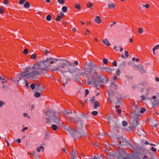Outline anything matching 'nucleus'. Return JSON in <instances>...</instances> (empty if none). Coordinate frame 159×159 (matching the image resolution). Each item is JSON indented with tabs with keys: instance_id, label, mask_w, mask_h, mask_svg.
Instances as JSON below:
<instances>
[{
	"instance_id": "1",
	"label": "nucleus",
	"mask_w": 159,
	"mask_h": 159,
	"mask_svg": "<svg viewBox=\"0 0 159 159\" xmlns=\"http://www.w3.org/2000/svg\"><path fill=\"white\" fill-rule=\"evenodd\" d=\"M56 59L57 60H55L54 63L50 64V67L51 66V64L56 63L57 61H59V65L52 67L51 68L52 71H57L60 74L67 77H68L66 75V73L69 72L73 75L74 73L75 74L71 78V79L73 80H78L79 79V76L80 75L87 77H89V75L92 76L95 74V71L92 69L87 68L85 69L84 71H83L82 69L74 66L70 62L67 60Z\"/></svg>"
},
{
	"instance_id": "2",
	"label": "nucleus",
	"mask_w": 159,
	"mask_h": 159,
	"mask_svg": "<svg viewBox=\"0 0 159 159\" xmlns=\"http://www.w3.org/2000/svg\"><path fill=\"white\" fill-rule=\"evenodd\" d=\"M56 60V58L50 57L45 61H40L33 66L25 68L24 70V71L16 76L15 80H13V82L17 81V83H18L20 80L23 78H37V76L40 75L46 70L50 66V64L54 63Z\"/></svg>"
},
{
	"instance_id": "3",
	"label": "nucleus",
	"mask_w": 159,
	"mask_h": 159,
	"mask_svg": "<svg viewBox=\"0 0 159 159\" xmlns=\"http://www.w3.org/2000/svg\"><path fill=\"white\" fill-rule=\"evenodd\" d=\"M76 125V127L81 137H84L87 135L86 132L82 130L84 126L85 125L83 121L80 120H76L75 122Z\"/></svg>"
},
{
	"instance_id": "4",
	"label": "nucleus",
	"mask_w": 159,
	"mask_h": 159,
	"mask_svg": "<svg viewBox=\"0 0 159 159\" xmlns=\"http://www.w3.org/2000/svg\"><path fill=\"white\" fill-rule=\"evenodd\" d=\"M56 113L52 109H49L46 111L45 116L47 123H51V120Z\"/></svg>"
},
{
	"instance_id": "5",
	"label": "nucleus",
	"mask_w": 159,
	"mask_h": 159,
	"mask_svg": "<svg viewBox=\"0 0 159 159\" xmlns=\"http://www.w3.org/2000/svg\"><path fill=\"white\" fill-rule=\"evenodd\" d=\"M76 115L75 113L74 112H70L68 113V115H67L66 117L70 119V120L71 122H76V119L73 117H75Z\"/></svg>"
},
{
	"instance_id": "6",
	"label": "nucleus",
	"mask_w": 159,
	"mask_h": 159,
	"mask_svg": "<svg viewBox=\"0 0 159 159\" xmlns=\"http://www.w3.org/2000/svg\"><path fill=\"white\" fill-rule=\"evenodd\" d=\"M52 120L54 123L59 125L61 124V120L60 117L56 115V114L52 117Z\"/></svg>"
},
{
	"instance_id": "7",
	"label": "nucleus",
	"mask_w": 159,
	"mask_h": 159,
	"mask_svg": "<svg viewBox=\"0 0 159 159\" xmlns=\"http://www.w3.org/2000/svg\"><path fill=\"white\" fill-rule=\"evenodd\" d=\"M87 83L88 84H92L95 87H96L98 85V82L97 80L93 79H88L87 81Z\"/></svg>"
},
{
	"instance_id": "8",
	"label": "nucleus",
	"mask_w": 159,
	"mask_h": 159,
	"mask_svg": "<svg viewBox=\"0 0 159 159\" xmlns=\"http://www.w3.org/2000/svg\"><path fill=\"white\" fill-rule=\"evenodd\" d=\"M113 87L115 89H117L118 88L117 85L115 84L114 82H111V84L109 87L108 91H111L112 89V88Z\"/></svg>"
},
{
	"instance_id": "9",
	"label": "nucleus",
	"mask_w": 159,
	"mask_h": 159,
	"mask_svg": "<svg viewBox=\"0 0 159 159\" xmlns=\"http://www.w3.org/2000/svg\"><path fill=\"white\" fill-rule=\"evenodd\" d=\"M79 133V131H78V130L77 131H74L72 130V132L71 133H70V134H71L72 136L73 137V138L75 139H77L78 138V134Z\"/></svg>"
},
{
	"instance_id": "10",
	"label": "nucleus",
	"mask_w": 159,
	"mask_h": 159,
	"mask_svg": "<svg viewBox=\"0 0 159 159\" xmlns=\"http://www.w3.org/2000/svg\"><path fill=\"white\" fill-rule=\"evenodd\" d=\"M107 119L110 124L111 123L113 124H115V122L113 120H111V114H109L107 115Z\"/></svg>"
},
{
	"instance_id": "11",
	"label": "nucleus",
	"mask_w": 159,
	"mask_h": 159,
	"mask_svg": "<svg viewBox=\"0 0 159 159\" xmlns=\"http://www.w3.org/2000/svg\"><path fill=\"white\" fill-rule=\"evenodd\" d=\"M128 143L126 140L124 138H122L120 140V144L122 145H126Z\"/></svg>"
},
{
	"instance_id": "12",
	"label": "nucleus",
	"mask_w": 159,
	"mask_h": 159,
	"mask_svg": "<svg viewBox=\"0 0 159 159\" xmlns=\"http://www.w3.org/2000/svg\"><path fill=\"white\" fill-rule=\"evenodd\" d=\"M98 85H103V79L101 76L98 77Z\"/></svg>"
},
{
	"instance_id": "13",
	"label": "nucleus",
	"mask_w": 159,
	"mask_h": 159,
	"mask_svg": "<svg viewBox=\"0 0 159 159\" xmlns=\"http://www.w3.org/2000/svg\"><path fill=\"white\" fill-rule=\"evenodd\" d=\"M101 69L106 71L110 73L113 70L111 68L107 67H102L101 68Z\"/></svg>"
},
{
	"instance_id": "14",
	"label": "nucleus",
	"mask_w": 159,
	"mask_h": 159,
	"mask_svg": "<svg viewBox=\"0 0 159 159\" xmlns=\"http://www.w3.org/2000/svg\"><path fill=\"white\" fill-rule=\"evenodd\" d=\"M108 7L110 9H113L116 7L115 4L114 2H111L108 5Z\"/></svg>"
},
{
	"instance_id": "15",
	"label": "nucleus",
	"mask_w": 159,
	"mask_h": 159,
	"mask_svg": "<svg viewBox=\"0 0 159 159\" xmlns=\"http://www.w3.org/2000/svg\"><path fill=\"white\" fill-rule=\"evenodd\" d=\"M102 42L104 44L107 45V46H109L110 45V44L107 39H106L103 40H102Z\"/></svg>"
},
{
	"instance_id": "16",
	"label": "nucleus",
	"mask_w": 159,
	"mask_h": 159,
	"mask_svg": "<svg viewBox=\"0 0 159 159\" xmlns=\"http://www.w3.org/2000/svg\"><path fill=\"white\" fill-rule=\"evenodd\" d=\"M64 129L66 131L68 132L70 134L72 132V130L71 129L69 126H65Z\"/></svg>"
},
{
	"instance_id": "17",
	"label": "nucleus",
	"mask_w": 159,
	"mask_h": 159,
	"mask_svg": "<svg viewBox=\"0 0 159 159\" xmlns=\"http://www.w3.org/2000/svg\"><path fill=\"white\" fill-rule=\"evenodd\" d=\"M95 21L98 24L100 23L101 22V20L100 17L99 16H96L95 19Z\"/></svg>"
},
{
	"instance_id": "18",
	"label": "nucleus",
	"mask_w": 159,
	"mask_h": 159,
	"mask_svg": "<svg viewBox=\"0 0 159 159\" xmlns=\"http://www.w3.org/2000/svg\"><path fill=\"white\" fill-rule=\"evenodd\" d=\"M30 155L32 154L34 156V158L36 159H39V157L38 156L37 154L36 153L35 151H34L32 152V153H29Z\"/></svg>"
},
{
	"instance_id": "19",
	"label": "nucleus",
	"mask_w": 159,
	"mask_h": 159,
	"mask_svg": "<svg viewBox=\"0 0 159 159\" xmlns=\"http://www.w3.org/2000/svg\"><path fill=\"white\" fill-rule=\"evenodd\" d=\"M93 104L94 105V108L95 109H96L98 107L100 106L99 103L97 101H95Z\"/></svg>"
},
{
	"instance_id": "20",
	"label": "nucleus",
	"mask_w": 159,
	"mask_h": 159,
	"mask_svg": "<svg viewBox=\"0 0 159 159\" xmlns=\"http://www.w3.org/2000/svg\"><path fill=\"white\" fill-rule=\"evenodd\" d=\"M159 49V45H157L155 46L152 48V51L153 52V54L155 55V50L158 49Z\"/></svg>"
},
{
	"instance_id": "21",
	"label": "nucleus",
	"mask_w": 159,
	"mask_h": 159,
	"mask_svg": "<svg viewBox=\"0 0 159 159\" xmlns=\"http://www.w3.org/2000/svg\"><path fill=\"white\" fill-rule=\"evenodd\" d=\"M71 156V159H77L76 153H70Z\"/></svg>"
},
{
	"instance_id": "22",
	"label": "nucleus",
	"mask_w": 159,
	"mask_h": 159,
	"mask_svg": "<svg viewBox=\"0 0 159 159\" xmlns=\"http://www.w3.org/2000/svg\"><path fill=\"white\" fill-rule=\"evenodd\" d=\"M52 129L54 131L57 130L58 129V126L56 125H52Z\"/></svg>"
},
{
	"instance_id": "23",
	"label": "nucleus",
	"mask_w": 159,
	"mask_h": 159,
	"mask_svg": "<svg viewBox=\"0 0 159 159\" xmlns=\"http://www.w3.org/2000/svg\"><path fill=\"white\" fill-rule=\"evenodd\" d=\"M139 70L142 73L145 72V70L143 68V67L142 65L140 66L139 67Z\"/></svg>"
},
{
	"instance_id": "24",
	"label": "nucleus",
	"mask_w": 159,
	"mask_h": 159,
	"mask_svg": "<svg viewBox=\"0 0 159 159\" xmlns=\"http://www.w3.org/2000/svg\"><path fill=\"white\" fill-rule=\"evenodd\" d=\"M30 6V3L26 2L24 4V6L25 8H29Z\"/></svg>"
},
{
	"instance_id": "25",
	"label": "nucleus",
	"mask_w": 159,
	"mask_h": 159,
	"mask_svg": "<svg viewBox=\"0 0 159 159\" xmlns=\"http://www.w3.org/2000/svg\"><path fill=\"white\" fill-rule=\"evenodd\" d=\"M42 149V151L43 152L44 151V148L43 146H41L37 148V151L39 152Z\"/></svg>"
},
{
	"instance_id": "26",
	"label": "nucleus",
	"mask_w": 159,
	"mask_h": 159,
	"mask_svg": "<svg viewBox=\"0 0 159 159\" xmlns=\"http://www.w3.org/2000/svg\"><path fill=\"white\" fill-rule=\"evenodd\" d=\"M40 93L38 92H35L34 94V95L36 98H38L40 96Z\"/></svg>"
},
{
	"instance_id": "27",
	"label": "nucleus",
	"mask_w": 159,
	"mask_h": 159,
	"mask_svg": "<svg viewBox=\"0 0 159 159\" xmlns=\"http://www.w3.org/2000/svg\"><path fill=\"white\" fill-rule=\"evenodd\" d=\"M51 18L52 16L50 15H48L46 17V19L48 21H50L51 20Z\"/></svg>"
},
{
	"instance_id": "28",
	"label": "nucleus",
	"mask_w": 159,
	"mask_h": 159,
	"mask_svg": "<svg viewBox=\"0 0 159 159\" xmlns=\"http://www.w3.org/2000/svg\"><path fill=\"white\" fill-rule=\"evenodd\" d=\"M36 55L34 54H33L31 56V59L32 60H35L36 58Z\"/></svg>"
},
{
	"instance_id": "29",
	"label": "nucleus",
	"mask_w": 159,
	"mask_h": 159,
	"mask_svg": "<svg viewBox=\"0 0 159 159\" xmlns=\"http://www.w3.org/2000/svg\"><path fill=\"white\" fill-rule=\"evenodd\" d=\"M90 101L92 102V104H93L94 102L95 101V97H93L90 98Z\"/></svg>"
},
{
	"instance_id": "30",
	"label": "nucleus",
	"mask_w": 159,
	"mask_h": 159,
	"mask_svg": "<svg viewBox=\"0 0 159 159\" xmlns=\"http://www.w3.org/2000/svg\"><path fill=\"white\" fill-rule=\"evenodd\" d=\"M49 138V133L46 132L45 133V139H48Z\"/></svg>"
},
{
	"instance_id": "31",
	"label": "nucleus",
	"mask_w": 159,
	"mask_h": 159,
	"mask_svg": "<svg viewBox=\"0 0 159 159\" xmlns=\"http://www.w3.org/2000/svg\"><path fill=\"white\" fill-rule=\"evenodd\" d=\"M23 84H25V85L26 86L27 88H28L29 87V84L28 83L27 81L25 79L24 80V81L23 83Z\"/></svg>"
},
{
	"instance_id": "32",
	"label": "nucleus",
	"mask_w": 159,
	"mask_h": 159,
	"mask_svg": "<svg viewBox=\"0 0 159 159\" xmlns=\"http://www.w3.org/2000/svg\"><path fill=\"white\" fill-rule=\"evenodd\" d=\"M93 6V4L91 2L88 3L87 4V7L88 8H90L92 7Z\"/></svg>"
},
{
	"instance_id": "33",
	"label": "nucleus",
	"mask_w": 159,
	"mask_h": 159,
	"mask_svg": "<svg viewBox=\"0 0 159 159\" xmlns=\"http://www.w3.org/2000/svg\"><path fill=\"white\" fill-rule=\"evenodd\" d=\"M23 116L25 117H26L28 119H30V116L28 115L26 113H25L23 114Z\"/></svg>"
},
{
	"instance_id": "34",
	"label": "nucleus",
	"mask_w": 159,
	"mask_h": 159,
	"mask_svg": "<svg viewBox=\"0 0 159 159\" xmlns=\"http://www.w3.org/2000/svg\"><path fill=\"white\" fill-rule=\"evenodd\" d=\"M62 10L64 12H66L67 10V8L66 6H64L62 7Z\"/></svg>"
},
{
	"instance_id": "35",
	"label": "nucleus",
	"mask_w": 159,
	"mask_h": 159,
	"mask_svg": "<svg viewBox=\"0 0 159 159\" xmlns=\"http://www.w3.org/2000/svg\"><path fill=\"white\" fill-rule=\"evenodd\" d=\"M127 155H128L127 156V157L124 158L123 159H125L126 158H127V159H131L132 158L133 156H132L130 155H129V154H127Z\"/></svg>"
},
{
	"instance_id": "36",
	"label": "nucleus",
	"mask_w": 159,
	"mask_h": 159,
	"mask_svg": "<svg viewBox=\"0 0 159 159\" xmlns=\"http://www.w3.org/2000/svg\"><path fill=\"white\" fill-rule=\"evenodd\" d=\"M143 30L142 28H139L138 29V32L140 34H142L143 33Z\"/></svg>"
},
{
	"instance_id": "37",
	"label": "nucleus",
	"mask_w": 159,
	"mask_h": 159,
	"mask_svg": "<svg viewBox=\"0 0 159 159\" xmlns=\"http://www.w3.org/2000/svg\"><path fill=\"white\" fill-rule=\"evenodd\" d=\"M58 2L60 4L63 5L65 3V1L64 0H57Z\"/></svg>"
},
{
	"instance_id": "38",
	"label": "nucleus",
	"mask_w": 159,
	"mask_h": 159,
	"mask_svg": "<svg viewBox=\"0 0 159 159\" xmlns=\"http://www.w3.org/2000/svg\"><path fill=\"white\" fill-rule=\"evenodd\" d=\"M116 104H121V100L120 98H117Z\"/></svg>"
},
{
	"instance_id": "39",
	"label": "nucleus",
	"mask_w": 159,
	"mask_h": 159,
	"mask_svg": "<svg viewBox=\"0 0 159 159\" xmlns=\"http://www.w3.org/2000/svg\"><path fill=\"white\" fill-rule=\"evenodd\" d=\"M75 7L78 10L80 9L81 7L80 5L79 4H76L75 6Z\"/></svg>"
},
{
	"instance_id": "40",
	"label": "nucleus",
	"mask_w": 159,
	"mask_h": 159,
	"mask_svg": "<svg viewBox=\"0 0 159 159\" xmlns=\"http://www.w3.org/2000/svg\"><path fill=\"white\" fill-rule=\"evenodd\" d=\"M28 51V50L27 49H25L23 51V52L24 54L26 55L27 54Z\"/></svg>"
},
{
	"instance_id": "41",
	"label": "nucleus",
	"mask_w": 159,
	"mask_h": 159,
	"mask_svg": "<svg viewBox=\"0 0 159 159\" xmlns=\"http://www.w3.org/2000/svg\"><path fill=\"white\" fill-rule=\"evenodd\" d=\"M146 111L145 108L141 107V110L140 111V112L141 113H143Z\"/></svg>"
},
{
	"instance_id": "42",
	"label": "nucleus",
	"mask_w": 159,
	"mask_h": 159,
	"mask_svg": "<svg viewBox=\"0 0 159 159\" xmlns=\"http://www.w3.org/2000/svg\"><path fill=\"white\" fill-rule=\"evenodd\" d=\"M154 104L155 105L159 104V98L154 101Z\"/></svg>"
},
{
	"instance_id": "43",
	"label": "nucleus",
	"mask_w": 159,
	"mask_h": 159,
	"mask_svg": "<svg viewBox=\"0 0 159 159\" xmlns=\"http://www.w3.org/2000/svg\"><path fill=\"white\" fill-rule=\"evenodd\" d=\"M116 113L118 115H119L121 113V110L120 109H118L116 111Z\"/></svg>"
},
{
	"instance_id": "44",
	"label": "nucleus",
	"mask_w": 159,
	"mask_h": 159,
	"mask_svg": "<svg viewBox=\"0 0 159 159\" xmlns=\"http://www.w3.org/2000/svg\"><path fill=\"white\" fill-rule=\"evenodd\" d=\"M120 71L118 69L117 70L116 72V75L118 76H119L120 75Z\"/></svg>"
},
{
	"instance_id": "45",
	"label": "nucleus",
	"mask_w": 159,
	"mask_h": 159,
	"mask_svg": "<svg viewBox=\"0 0 159 159\" xmlns=\"http://www.w3.org/2000/svg\"><path fill=\"white\" fill-rule=\"evenodd\" d=\"M102 61L103 63L105 64H107L108 63V60L106 58H104Z\"/></svg>"
},
{
	"instance_id": "46",
	"label": "nucleus",
	"mask_w": 159,
	"mask_h": 159,
	"mask_svg": "<svg viewBox=\"0 0 159 159\" xmlns=\"http://www.w3.org/2000/svg\"><path fill=\"white\" fill-rule=\"evenodd\" d=\"M98 113V112L96 111H93L92 112L91 114L93 116H96Z\"/></svg>"
},
{
	"instance_id": "47",
	"label": "nucleus",
	"mask_w": 159,
	"mask_h": 159,
	"mask_svg": "<svg viewBox=\"0 0 159 159\" xmlns=\"http://www.w3.org/2000/svg\"><path fill=\"white\" fill-rule=\"evenodd\" d=\"M35 85L34 84H33L30 85V87L33 89H35Z\"/></svg>"
},
{
	"instance_id": "48",
	"label": "nucleus",
	"mask_w": 159,
	"mask_h": 159,
	"mask_svg": "<svg viewBox=\"0 0 159 159\" xmlns=\"http://www.w3.org/2000/svg\"><path fill=\"white\" fill-rule=\"evenodd\" d=\"M61 17L60 16H58L56 18V20L57 21H61Z\"/></svg>"
},
{
	"instance_id": "49",
	"label": "nucleus",
	"mask_w": 159,
	"mask_h": 159,
	"mask_svg": "<svg viewBox=\"0 0 159 159\" xmlns=\"http://www.w3.org/2000/svg\"><path fill=\"white\" fill-rule=\"evenodd\" d=\"M122 124L123 126H126L128 124V123L125 121H123L122 123Z\"/></svg>"
},
{
	"instance_id": "50",
	"label": "nucleus",
	"mask_w": 159,
	"mask_h": 159,
	"mask_svg": "<svg viewBox=\"0 0 159 159\" xmlns=\"http://www.w3.org/2000/svg\"><path fill=\"white\" fill-rule=\"evenodd\" d=\"M70 112H68L66 111H64L63 112V114L65 115L66 116V117L67 116V115H68V113H69Z\"/></svg>"
},
{
	"instance_id": "51",
	"label": "nucleus",
	"mask_w": 159,
	"mask_h": 159,
	"mask_svg": "<svg viewBox=\"0 0 159 159\" xmlns=\"http://www.w3.org/2000/svg\"><path fill=\"white\" fill-rule=\"evenodd\" d=\"M25 2V0H20L19 1V2L20 4H22Z\"/></svg>"
},
{
	"instance_id": "52",
	"label": "nucleus",
	"mask_w": 159,
	"mask_h": 159,
	"mask_svg": "<svg viewBox=\"0 0 159 159\" xmlns=\"http://www.w3.org/2000/svg\"><path fill=\"white\" fill-rule=\"evenodd\" d=\"M4 12V10L3 7L0 8V13L1 14L3 13Z\"/></svg>"
},
{
	"instance_id": "53",
	"label": "nucleus",
	"mask_w": 159,
	"mask_h": 159,
	"mask_svg": "<svg viewBox=\"0 0 159 159\" xmlns=\"http://www.w3.org/2000/svg\"><path fill=\"white\" fill-rule=\"evenodd\" d=\"M5 103L4 102L0 101V107H2V105H4Z\"/></svg>"
},
{
	"instance_id": "54",
	"label": "nucleus",
	"mask_w": 159,
	"mask_h": 159,
	"mask_svg": "<svg viewBox=\"0 0 159 159\" xmlns=\"http://www.w3.org/2000/svg\"><path fill=\"white\" fill-rule=\"evenodd\" d=\"M149 5L148 4H146L143 5V7H145L146 8H148L149 7Z\"/></svg>"
},
{
	"instance_id": "55",
	"label": "nucleus",
	"mask_w": 159,
	"mask_h": 159,
	"mask_svg": "<svg viewBox=\"0 0 159 159\" xmlns=\"http://www.w3.org/2000/svg\"><path fill=\"white\" fill-rule=\"evenodd\" d=\"M125 55L126 57H129L128 52L127 51H125Z\"/></svg>"
},
{
	"instance_id": "56",
	"label": "nucleus",
	"mask_w": 159,
	"mask_h": 159,
	"mask_svg": "<svg viewBox=\"0 0 159 159\" xmlns=\"http://www.w3.org/2000/svg\"><path fill=\"white\" fill-rule=\"evenodd\" d=\"M85 96L86 97L87 95H88L89 94V90L88 89H86L85 90Z\"/></svg>"
},
{
	"instance_id": "57",
	"label": "nucleus",
	"mask_w": 159,
	"mask_h": 159,
	"mask_svg": "<svg viewBox=\"0 0 159 159\" xmlns=\"http://www.w3.org/2000/svg\"><path fill=\"white\" fill-rule=\"evenodd\" d=\"M112 65L114 66H116L117 65V63L116 61H113L112 62Z\"/></svg>"
},
{
	"instance_id": "58",
	"label": "nucleus",
	"mask_w": 159,
	"mask_h": 159,
	"mask_svg": "<svg viewBox=\"0 0 159 159\" xmlns=\"http://www.w3.org/2000/svg\"><path fill=\"white\" fill-rule=\"evenodd\" d=\"M9 2L7 0H4L3 1V3L5 4H7Z\"/></svg>"
},
{
	"instance_id": "59",
	"label": "nucleus",
	"mask_w": 159,
	"mask_h": 159,
	"mask_svg": "<svg viewBox=\"0 0 159 159\" xmlns=\"http://www.w3.org/2000/svg\"><path fill=\"white\" fill-rule=\"evenodd\" d=\"M151 150L152 151H153V152H155L157 150L156 148H154V147H152L151 148Z\"/></svg>"
},
{
	"instance_id": "60",
	"label": "nucleus",
	"mask_w": 159,
	"mask_h": 159,
	"mask_svg": "<svg viewBox=\"0 0 159 159\" xmlns=\"http://www.w3.org/2000/svg\"><path fill=\"white\" fill-rule=\"evenodd\" d=\"M64 15V13L63 12L61 11L60 13V15L59 16H61V17H62Z\"/></svg>"
},
{
	"instance_id": "61",
	"label": "nucleus",
	"mask_w": 159,
	"mask_h": 159,
	"mask_svg": "<svg viewBox=\"0 0 159 159\" xmlns=\"http://www.w3.org/2000/svg\"><path fill=\"white\" fill-rule=\"evenodd\" d=\"M141 132H143V131L142 130L140 129V131H139V132H137V133L138 134L140 135L141 134Z\"/></svg>"
},
{
	"instance_id": "62",
	"label": "nucleus",
	"mask_w": 159,
	"mask_h": 159,
	"mask_svg": "<svg viewBox=\"0 0 159 159\" xmlns=\"http://www.w3.org/2000/svg\"><path fill=\"white\" fill-rule=\"evenodd\" d=\"M76 153L75 152V148H73V149L72 152L71 153Z\"/></svg>"
},
{
	"instance_id": "63",
	"label": "nucleus",
	"mask_w": 159,
	"mask_h": 159,
	"mask_svg": "<svg viewBox=\"0 0 159 159\" xmlns=\"http://www.w3.org/2000/svg\"><path fill=\"white\" fill-rule=\"evenodd\" d=\"M141 98L142 100H144L145 99V97L144 95H142L141 96Z\"/></svg>"
},
{
	"instance_id": "64",
	"label": "nucleus",
	"mask_w": 159,
	"mask_h": 159,
	"mask_svg": "<svg viewBox=\"0 0 159 159\" xmlns=\"http://www.w3.org/2000/svg\"><path fill=\"white\" fill-rule=\"evenodd\" d=\"M92 159H101V158L100 157H98L96 158H93Z\"/></svg>"
}]
</instances>
